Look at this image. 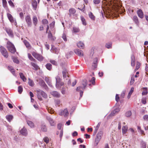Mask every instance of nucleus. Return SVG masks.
<instances>
[{
	"instance_id": "nucleus-1",
	"label": "nucleus",
	"mask_w": 148,
	"mask_h": 148,
	"mask_svg": "<svg viewBox=\"0 0 148 148\" xmlns=\"http://www.w3.org/2000/svg\"><path fill=\"white\" fill-rule=\"evenodd\" d=\"M7 47L9 51L12 53L14 54L16 51L14 45L9 41L7 42Z\"/></svg>"
},
{
	"instance_id": "nucleus-2",
	"label": "nucleus",
	"mask_w": 148,
	"mask_h": 148,
	"mask_svg": "<svg viewBox=\"0 0 148 148\" xmlns=\"http://www.w3.org/2000/svg\"><path fill=\"white\" fill-rule=\"evenodd\" d=\"M36 92L38 99L40 101L42 100V99L41 97V96L44 98H46L47 97V95L46 93L42 90H37Z\"/></svg>"
},
{
	"instance_id": "nucleus-3",
	"label": "nucleus",
	"mask_w": 148,
	"mask_h": 148,
	"mask_svg": "<svg viewBox=\"0 0 148 148\" xmlns=\"http://www.w3.org/2000/svg\"><path fill=\"white\" fill-rule=\"evenodd\" d=\"M25 20L28 27H31L32 25V22L30 15H27L25 17Z\"/></svg>"
},
{
	"instance_id": "nucleus-4",
	"label": "nucleus",
	"mask_w": 148,
	"mask_h": 148,
	"mask_svg": "<svg viewBox=\"0 0 148 148\" xmlns=\"http://www.w3.org/2000/svg\"><path fill=\"white\" fill-rule=\"evenodd\" d=\"M56 86L57 87H58L59 86H61L64 85V83L62 82L61 79L60 77L58 76L56 77Z\"/></svg>"
},
{
	"instance_id": "nucleus-5",
	"label": "nucleus",
	"mask_w": 148,
	"mask_h": 148,
	"mask_svg": "<svg viewBox=\"0 0 148 148\" xmlns=\"http://www.w3.org/2000/svg\"><path fill=\"white\" fill-rule=\"evenodd\" d=\"M0 51L2 55L5 58H7L8 56V53L6 49L3 47H1Z\"/></svg>"
},
{
	"instance_id": "nucleus-6",
	"label": "nucleus",
	"mask_w": 148,
	"mask_h": 148,
	"mask_svg": "<svg viewBox=\"0 0 148 148\" xmlns=\"http://www.w3.org/2000/svg\"><path fill=\"white\" fill-rule=\"evenodd\" d=\"M32 56L39 61H42L43 59V57L40 55L36 53L35 52L32 53Z\"/></svg>"
},
{
	"instance_id": "nucleus-7",
	"label": "nucleus",
	"mask_w": 148,
	"mask_h": 148,
	"mask_svg": "<svg viewBox=\"0 0 148 148\" xmlns=\"http://www.w3.org/2000/svg\"><path fill=\"white\" fill-rule=\"evenodd\" d=\"M138 9L136 12L138 16L140 18L142 19L144 17V14L142 10L138 8Z\"/></svg>"
},
{
	"instance_id": "nucleus-8",
	"label": "nucleus",
	"mask_w": 148,
	"mask_h": 148,
	"mask_svg": "<svg viewBox=\"0 0 148 148\" xmlns=\"http://www.w3.org/2000/svg\"><path fill=\"white\" fill-rule=\"evenodd\" d=\"M59 114L60 116H64L65 117L68 114V111L67 109H65L64 110H62L59 112Z\"/></svg>"
},
{
	"instance_id": "nucleus-9",
	"label": "nucleus",
	"mask_w": 148,
	"mask_h": 148,
	"mask_svg": "<svg viewBox=\"0 0 148 148\" xmlns=\"http://www.w3.org/2000/svg\"><path fill=\"white\" fill-rule=\"evenodd\" d=\"M5 30L9 36L13 37L14 35L12 29L8 27L5 28Z\"/></svg>"
},
{
	"instance_id": "nucleus-10",
	"label": "nucleus",
	"mask_w": 148,
	"mask_h": 148,
	"mask_svg": "<svg viewBox=\"0 0 148 148\" xmlns=\"http://www.w3.org/2000/svg\"><path fill=\"white\" fill-rule=\"evenodd\" d=\"M75 53L79 56H84L83 51L79 49H75L74 50Z\"/></svg>"
},
{
	"instance_id": "nucleus-11",
	"label": "nucleus",
	"mask_w": 148,
	"mask_h": 148,
	"mask_svg": "<svg viewBox=\"0 0 148 148\" xmlns=\"http://www.w3.org/2000/svg\"><path fill=\"white\" fill-rule=\"evenodd\" d=\"M32 5L34 10H36L37 7V3L35 0H32L31 1Z\"/></svg>"
},
{
	"instance_id": "nucleus-12",
	"label": "nucleus",
	"mask_w": 148,
	"mask_h": 148,
	"mask_svg": "<svg viewBox=\"0 0 148 148\" xmlns=\"http://www.w3.org/2000/svg\"><path fill=\"white\" fill-rule=\"evenodd\" d=\"M20 133L23 136H26L27 134V130L26 128L23 127L20 130Z\"/></svg>"
},
{
	"instance_id": "nucleus-13",
	"label": "nucleus",
	"mask_w": 148,
	"mask_h": 148,
	"mask_svg": "<svg viewBox=\"0 0 148 148\" xmlns=\"http://www.w3.org/2000/svg\"><path fill=\"white\" fill-rule=\"evenodd\" d=\"M133 20L135 23L138 26L139 25V22L137 16L136 15L134 16L133 18Z\"/></svg>"
},
{
	"instance_id": "nucleus-14",
	"label": "nucleus",
	"mask_w": 148,
	"mask_h": 148,
	"mask_svg": "<svg viewBox=\"0 0 148 148\" xmlns=\"http://www.w3.org/2000/svg\"><path fill=\"white\" fill-rule=\"evenodd\" d=\"M51 94L54 97L57 98H59L60 96V94L58 92L53 91L51 92Z\"/></svg>"
},
{
	"instance_id": "nucleus-15",
	"label": "nucleus",
	"mask_w": 148,
	"mask_h": 148,
	"mask_svg": "<svg viewBox=\"0 0 148 148\" xmlns=\"http://www.w3.org/2000/svg\"><path fill=\"white\" fill-rule=\"evenodd\" d=\"M76 12L75 10L73 8H71L69 10V16H71L72 15H73Z\"/></svg>"
},
{
	"instance_id": "nucleus-16",
	"label": "nucleus",
	"mask_w": 148,
	"mask_h": 148,
	"mask_svg": "<svg viewBox=\"0 0 148 148\" xmlns=\"http://www.w3.org/2000/svg\"><path fill=\"white\" fill-rule=\"evenodd\" d=\"M135 59L134 56L132 55L131 56V65L134 67L135 65Z\"/></svg>"
},
{
	"instance_id": "nucleus-17",
	"label": "nucleus",
	"mask_w": 148,
	"mask_h": 148,
	"mask_svg": "<svg viewBox=\"0 0 148 148\" xmlns=\"http://www.w3.org/2000/svg\"><path fill=\"white\" fill-rule=\"evenodd\" d=\"M97 58H95L94 59L93 63L92 65V67L94 69L96 68L97 67Z\"/></svg>"
},
{
	"instance_id": "nucleus-18",
	"label": "nucleus",
	"mask_w": 148,
	"mask_h": 148,
	"mask_svg": "<svg viewBox=\"0 0 148 148\" xmlns=\"http://www.w3.org/2000/svg\"><path fill=\"white\" fill-rule=\"evenodd\" d=\"M48 37L50 40H53L56 39V38L53 37L50 31H49L48 32Z\"/></svg>"
},
{
	"instance_id": "nucleus-19",
	"label": "nucleus",
	"mask_w": 148,
	"mask_h": 148,
	"mask_svg": "<svg viewBox=\"0 0 148 148\" xmlns=\"http://www.w3.org/2000/svg\"><path fill=\"white\" fill-rule=\"evenodd\" d=\"M47 118L48 121L49 122L51 125L54 126L55 125V123L51 118L50 117H47Z\"/></svg>"
},
{
	"instance_id": "nucleus-20",
	"label": "nucleus",
	"mask_w": 148,
	"mask_h": 148,
	"mask_svg": "<svg viewBox=\"0 0 148 148\" xmlns=\"http://www.w3.org/2000/svg\"><path fill=\"white\" fill-rule=\"evenodd\" d=\"M80 29L79 27H73V28L72 32L73 33H77L80 32Z\"/></svg>"
},
{
	"instance_id": "nucleus-21",
	"label": "nucleus",
	"mask_w": 148,
	"mask_h": 148,
	"mask_svg": "<svg viewBox=\"0 0 148 148\" xmlns=\"http://www.w3.org/2000/svg\"><path fill=\"white\" fill-rule=\"evenodd\" d=\"M33 23L34 25L36 26L38 23V20L36 16H34L32 18Z\"/></svg>"
},
{
	"instance_id": "nucleus-22",
	"label": "nucleus",
	"mask_w": 148,
	"mask_h": 148,
	"mask_svg": "<svg viewBox=\"0 0 148 148\" xmlns=\"http://www.w3.org/2000/svg\"><path fill=\"white\" fill-rule=\"evenodd\" d=\"M31 65L34 67L33 69L36 71L37 70L39 69V68L37 65L34 62H31Z\"/></svg>"
},
{
	"instance_id": "nucleus-23",
	"label": "nucleus",
	"mask_w": 148,
	"mask_h": 148,
	"mask_svg": "<svg viewBox=\"0 0 148 148\" xmlns=\"http://www.w3.org/2000/svg\"><path fill=\"white\" fill-rule=\"evenodd\" d=\"M7 16L9 20L11 22L13 23L14 22V18L11 14L8 13L7 14Z\"/></svg>"
},
{
	"instance_id": "nucleus-24",
	"label": "nucleus",
	"mask_w": 148,
	"mask_h": 148,
	"mask_svg": "<svg viewBox=\"0 0 148 148\" xmlns=\"http://www.w3.org/2000/svg\"><path fill=\"white\" fill-rule=\"evenodd\" d=\"M63 77L64 79L66 78V75L68 74V72L67 71L66 69H63L62 72Z\"/></svg>"
},
{
	"instance_id": "nucleus-25",
	"label": "nucleus",
	"mask_w": 148,
	"mask_h": 148,
	"mask_svg": "<svg viewBox=\"0 0 148 148\" xmlns=\"http://www.w3.org/2000/svg\"><path fill=\"white\" fill-rule=\"evenodd\" d=\"M128 127L127 126H123L122 128V132L123 134H125L127 131Z\"/></svg>"
},
{
	"instance_id": "nucleus-26",
	"label": "nucleus",
	"mask_w": 148,
	"mask_h": 148,
	"mask_svg": "<svg viewBox=\"0 0 148 148\" xmlns=\"http://www.w3.org/2000/svg\"><path fill=\"white\" fill-rule=\"evenodd\" d=\"M8 69L11 71L12 74L15 75V71L13 67L12 66H8Z\"/></svg>"
},
{
	"instance_id": "nucleus-27",
	"label": "nucleus",
	"mask_w": 148,
	"mask_h": 148,
	"mask_svg": "<svg viewBox=\"0 0 148 148\" xmlns=\"http://www.w3.org/2000/svg\"><path fill=\"white\" fill-rule=\"evenodd\" d=\"M19 75L20 78L23 80L24 82H25L26 81V78L24 76V75L22 73H19Z\"/></svg>"
},
{
	"instance_id": "nucleus-28",
	"label": "nucleus",
	"mask_w": 148,
	"mask_h": 148,
	"mask_svg": "<svg viewBox=\"0 0 148 148\" xmlns=\"http://www.w3.org/2000/svg\"><path fill=\"white\" fill-rule=\"evenodd\" d=\"M7 120L9 122H10L13 118V116L11 115H7L6 116Z\"/></svg>"
},
{
	"instance_id": "nucleus-29",
	"label": "nucleus",
	"mask_w": 148,
	"mask_h": 148,
	"mask_svg": "<svg viewBox=\"0 0 148 148\" xmlns=\"http://www.w3.org/2000/svg\"><path fill=\"white\" fill-rule=\"evenodd\" d=\"M27 124L31 127H34V123L32 121H27Z\"/></svg>"
},
{
	"instance_id": "nucleus-30",
	"label": "nucleus",
	"mask_w": 148,
	"mask_h": 148,
	"mask_svg": "<svg viewBox=\"0 0 148 148\" xmlns=\"http://www.w3.org/2000/svg\"><path fill=\"white\" fill-rule=\"evenodd\" d=\"M28 84L31 86H33L34 85V83L33 81L30 78H28Z\"/></svg>"
},
{
	"instance_id": "nucleus-31",
	"label": "nucleus",
	"mask_w": 148,
	"mask_h": 148,
	"mask_svg": "<svg viewBox=\"0 0 148 148\" xmlns=\"http://www.w3.org/2000/svg\"><path fill=\"white\" fill-rule=\"evenodd\" d=\"M87 81L86 79H84L82 81V85H83V87L82 88V89L83 90L84 89L85 87L87 85Z\"/></svg>"
},
{
	"instance_id": "nucleus-32",
	"label": "nucleus",
	"mask_w": 148,
	"mask_h": 148,
	"mask_svg": "<svg viewBox=\"0 0 148 148\" xmlns=\"http://www.w3.org/2000/svg\"><path fill=\"white\" fill-rule=\"evenodd\" d=\"M80 18L82 24L84 25H86L87 24V23L84 18L83 16H81Z\"/></svg>"
},
{
	"instance_id": "nucleus-33",
	"label": "nucleus",
	"mask_w": 148,
	"mask_h": 148,
	"mask_svg": "<svg viewBox=\"0 0 148 148\" xmlns=\"http://www.w3.org/2000/svg\"><path fill=\"white\" fill-rule=\"evenodd\" d=\"M141 65L140 63L139 62L137 61L136 62V69H135V71H136L138 70L140 68Z\"/></svg>"
},
{
	"instance_id": "nucleus-34",
	"label": "nucleus",
	"mask_w": 148,
	"mask_h": 148,
	"mask_svg": "<svg viewBox=\"0 0 148 148\" xmlns=\"http://www.w3.org/2000/svg\"><path fill=\"white\" fill-rule=\"evenodd\" d=\"M77 47L80 48H83L84 47V44L81 42H79L77 44Z\"/></svg>"
},
{
	"instance_id": "nucleus-35",
	"label": "nucleus",
	"mask_w": 148,
	"mask_h": 148,
	"mask_svg": "<svg viewBox=\"0 0 148 148\" xmlns=\"http://www.w3.org/2000/svg\"><path fill=\"white\" fill-rule=\"evenodd\" d=\"M88 15L89 17L92 20L94 21L95 20V17L91 12H90L88 14Z\"/></svg>"
},
{
	"instance_id": "nucleus-36",
	"label": "nucleus",
	"mask_w": 148,
	"mask_h": 148,
	"mask_svg": "<svg viewBox=\"0 0 148 148\" xmlns=\"http://www.w3.org/2000/svg\"><path fill=\"white\" fill-rule=\"evenodd\" d=\"M45 81L50 86H52L50 80H49V78L48 77H45Z\"/></svg>"
},
{
	"instance_id": "nucleus-37",
	"label": "nucleus",
	"mask_w": 148,
	"mask_h": 148,
	"mask_svg": "<svg viewBox=\"0 0 148 148\" xmlns=\"http://www.w3.org/2000/svg\"><path fill=\"white\" fill-rule=\"evenodd\" d=\"M81 88V87H78L76 89V90L77 91L80 92V97H82L83 95V92L80 90Z\"/></svg>"
},
{
	"instance_id": "nucleus-38",
	"label": "nucleus",
	"mask_w": 148,
	"mask_h": 148,
	"mask_svg": "<svg viewBox=\"0 0 148 148\" xmlns=\"http://www.w3.org/2000/svg\"><path fill=\"white\" fill-rule=\"evenodd\" d=\"M134 88L133 87H132L131 88V90L129 92L128 96H127V98L128 99H129L131 96V95L132 94V93L134 91Z\"/></svg>"
},
{
	"instance_id": "nucleus-39",
	"label": "nucleus",
	"mask_w": 148,
	"mask_h": 148,
	"mask_svg": "<svg viewBox=\"0 0 148 148\" xmlns=\"http://www.w3.org/2000/svg\"><path fill=\"white\" fill-rule=\"evenodd\" d=\"M23 42L26 46V47L27 48H29L30 47V45L29 42L26 40H24Z\"/></svg>"
},
{
	"instance_id": "nucleus-40",
	"label": "nucleus",
	"mask_w": 148,
	"mask_h": 148,
	"mask_svg": "<svg viewBox=\"0 0 148 148\" xmlns=\"http://www.w3.org/2000/svg\"><path fill=\"white\" fill-rule=\"evenodd\" d=\"M41 130L44 132H46L47 131V128L46 126L44 125H41Z\"/></svg>"
},
{
	"instance_id": "nucleus-41",
	"label": "nucleus",
	"mask_w": 148,
	"mask_h": 148,
	"mask_svg": "<svg viewBox=\"0 0 148 148\" xmlns=\"http://www.w3.org/2000/svg\"><path fill=\"white\" fill-rule=\"evenodd\" d=\"M46 67L47 69L49 71H50L52 69V65L50 63L46 64Z\"/></svg>"
},
{
	"instance_id": "nucleus-42",
	"label": "nucleus",
	"mask_w": 148,
	"mask_h": 148,
	"mask_svg": "<svg viewBox=\"0 0 148 148\" xmlns=\"http://www.w3.org/2000/svg\"><path fill=\"white\" fill-rule=\"evenodd\" d=\"M147 93V88H143V91L142 93V95H145Z\"/></svg>"
},
{
	"instance_id": "nucleus-43",
	"label": "nucleus",
	"mask_w": 148,
	"mask_h": 148,
	"mask_svg": "<svg viewBox=\"0 0 148 148\" xmlns=\"http://www.w3.org/2000/svg\"><path fill=\"white\" fill-rule=\"evenodd\" d=\"M23 91L22 86H19L18 87V92L20 94H21Z\"/></svg>"
},
{
	"instance_id": "nucleus-44",
	"label": "nucleus",
	"mask_w": 148,
	"mask_h": 148,
	"mask_svg": "<svg viewBox=\"0 0 148 148\" xmlns=\"http://www.w3.org/2000/svg\"><path fill=\"white\" fill-rule=\"evenodd\" d=\"M28 57L32 61H34V62H36V60L35 59H34L32 57V56H31V55L30 54H29V53H28Z\"/></svg>"
},
{
	"instance_id": "nucleus-45",
	"label": "nucleus",
	"mask_w": 148,
	"mask_h": 148,
	"mask_svg": "<svg viewBox=\"0 0 148 148\" xmlns=\"http://www.w3.org/2000/svg\"><path fill=\"white\" fill-rule=\"evenodd\" d=\"M2 3L4 8L7 7V3L6 0H2Z\"/></svg>"
},
{
	"instance_id": "nucleus-46",
	"label": "nucleus",
	"mask_w": 148,
	"mask_h": 148,
	"mask_svg": "<svg viewBox=\"0 0 148 148\" xmlns=\"http://www.w3.org/2000/svg\"><path fill=\"white\" fill-rule=\"evenodd\" d=\"M39 83L40 85L43 87H45L46 86L44 81L42 80H41L40 81Z\"/></svg>"
},
{
	"instance_id": "nucleus-47",
	"label": "nucleus",
	"mask_w": 148,
	"mask_h": 148,
	"mask_svg": "<svg viewBox=\"0 0 148 148\" xmlns=\"http://www.w3.org/2000/svg\"><path fill=\"white\" fill-rule=\"evenodd\" d=\"M119 111V110L118 109H116L113 112H112L110 114V115L111 116H113L114 114L116 112H118Z\"/></svg>"
},
{
	"instance_id": "nucleus-48",
	"label": "nucleus",
	"mask_w": 148,
	"mask_h": 148,
	"mask_svg": "<svg viewBox=\"0 0 148 148\" xmlns=\"http://www.w3.org/2000/svg\"><path fill=\"white\" fill-rule=\"evenodd\" d=\"M50 62L53 65L56 66L57 65V62L54 60H50Z\"/></svg>"
},
{
	"instance_id": "nucleus-49",
	"label": "nucleus",
	"mask_w": 148,
	"mask_h": 148,
	"mask_svg": "<svg viewBox=\"0 0 148 148\" xmlns=\"http://www.w3.org/2000/svg\"><path fill=\"white\" fill-rule=\"evenodd\" d=\"M135 82V79L134 78V77H133V76L132 77L131 81L130 82V85H132Z\"/></svg>"
},
{
	"instance_id": "nucleus-50",
	"label": "nucleus",
	"mask_w": 148,
	"mask_h": 148,
	"mask_svg": "<svg viewBox=\"0 0 148 148\" xmlns=\"http://www.w3.org/2000/svg\"><path fill=\"white\" fill-rule=\"evenodd\" d=\"M85 7V5H84V4H83V6L82 5V7H79V8H78V9H79V10H80L81 11H82L83 12H84L85 11L84 8Z\"/></svg>"
},
{
	"instance_id": "nucleus-51",
	"label": "nucleus",
	"mask_w": 148,
	"mask_h": 148,
	"mask_svg": "<svg viewBox=\"0 0 148 148\" xmlns=\"http://www.w3.org/2000/svg\"><path fill=\"white\" fill-rule=\"evenodd\" d=\"M12 59L14 62L16 64H18L19 63V62L17 58H13Z\"/></svg>"
},
{
	"instance_id": "nucleus-52",
	"label": "nucleus",
	"mask_w": 148,
	"mask_h": 148,
	"mask_svg": "<svg viewBox=\"0 0 148 148\" xmlns=\"http://www.w3.org/2000/svg\"><path fill=\"white\" fill-rule=\"evenodd\" d=\"M43 140L46 143H48L49 142V138L47 137H45L44 139Z\"/></svg>"
},
{
	"instance_id": "nucleus-53",
	"label": "nucleus",
	"mask_w": 148,
	"mask_h": 148,
	"mask_svg": "<svg viewBox=\"0 0 148 148\" xmlns=\"http://www.w3.org/2000/svg\"><path fill=\"white\" fill-rule=\"evenodd\" d=\"M142 103L143 104H145L146 103V98L145 97L141 99Z\"/></svg>"
},
{
	"instance_id": "nucleus-54",
	"label": "nucleus",
	"mask_w": 148,
	"mask_h": 148,
	"mask_svg": "<svg viewBox=\"0 0 148 148\" xmlns=\"http://www.w3.org/2000/svg\"><path fill=\"white\" fill-rule=\"evenodd\" d=\"M132 114L131 112L130 111H128L125 113V115L127 117H129Z\"/></svg>"
},
{
	"instance_id": "nucleus-55",
	"label": "nucleus",
	"mask_w": 148,
	"mask_h": 148,
	"mask_svg": "<svg viewBox=\"0 0 148 148\" xmlns=\"http://www.w3.org/2000/svg\"><path fill=\"white\" fill-rule=\"evenodd\" d=\"M144 120L146 121H148V115L146 114L144 115L143 116Z\"/></svg>"
},
{
	"instance_id": "nucleus-56",
	"label": "nucleus",
	"mask_w": 148,
	"mask_h": 148,
	"mask_svg": "<svg viewBox=\"0 0 148 148\" xmlns=\"http://www.w3.org/2000/svg\"><path fill=\"white\" fill-rule=\"evenodd\" d=\"M95 77H92L91 80H90V82L92 83L93 85H94L95 83Z\"/></svg>"
},
{
	"instance_id": "nucleus-57",
	"label": "nucleus",
	"mask_w": 148,
	"mask_h": 148,
	"mask_svg": "<svg viewBox=\"0 0 148 148\" xmlns=\"http://www.w3.org/2000/svg\"><path fill=\"white\" fill-rule=\"evenodd\" d=\"M8 3L9 5L12 7H14V4L12 2L11 0H10L8 1Z\"/></svg>"
},
{
	"instance_id": "nucleus-58",
	"label": "nucleus",
	"mask_w": 148,
	"mask_h": 148,
	"mask_svg": "<svg viewBox=\"0 0 148 148\" xmlns=\"http://www.w3.org/2000/svg\"><path fill=\"white\" fill-rule=\"evenodd\" d=\"M19 15L20 18L22 19H23L24 17L23 13V12H21L20 13Z\"/></svg>"
},
{
	"instance_id": "nucleus-59",
	"label": "nucleus",
	"mask_w": 148,
	"mask_h": 148,
	"mask_svg": "<svg viewBox=\"0 0 148 148\" xmlns=\"http://www.w3.org/2000/svg\"><path fill=\"white\" fill-rule=\"evenodd\" d=\"M42 23L44 24H47L48 23L47 20L46 19H43L42 21Z\"/></svg>"
},
{
	"instance_id": "nucleus-60",
	"label": "nucleus",
	"mask_w": 148,
	"mask_h": 148,
	"mask_svg": "<svg viewBox=\"0 0 148 148\" xmlns=\"http://www.w3.org/2000/svg\"><path fill=\"white\" fill-rule=\"evenodd\" d=\"M66 82L67 83L68 85H70L71 84V81L69 79H66Z\"/></svg>"
},
{
	"instance_id": "nucleus-61",
	"label": "nucleus",
	"mask_w": 148,
	"mask_h": 148,
	"mask_svg": "<svg viewBox=\"0 0 148 148\" xmlns=\"http://www.w3.org/2000/svg\"><path fill=\"white\" fill-rule=\"evenodd\" d=\"M55 24V22L53 21L50 24V26L51 28H53Z\"/></svg>"
},
{
	"instance_id": "nucleus-62",
	"label": "nucleus",
	"mask_w": 148,
	"mask_h": 148,
	"mask_svg": "<svg viewBox=\"0 0 148 148\" xmlns=\"http://www.w3.org/2000/svg\"><path fill=\"white\" fill-rule=\"evenodd\" d=\"M93 1L94 3L95 4H98L100 2V0H93Z\"/></svg>"
},
{
	"instance_id": "nucleus-63",
	"label": "nucleus",
	"mask_w": 148,
	"mask_h": 148,
	"mask_svg": "<svg viewBox=\"0 0 148 148\" xmlns=\"http://www.w3.org/2000/svg\"><path fill=\"white\" fill-rule=\"evenodd\" d=\"M62 38L63 40L65 41H67V38L66 35L64 34L62 36Z\"/></svg>"
},
{
	"instance_id": "nucleus-64",
	"label": "nucleus",
	"mask_w": 148,
	"mask_h": 148,
	"mask_svg": "<svg viewBox=\"0 0 148 148\" xmlns=\"http://www.w3.org/2000/svg\"><path fill=\"white\" fill-rule=\"evenodd\" d=\"M106 47L108 49L112 47V44L111 43L107 44L106 45Z\"/></svg>"
}]
</instances>
